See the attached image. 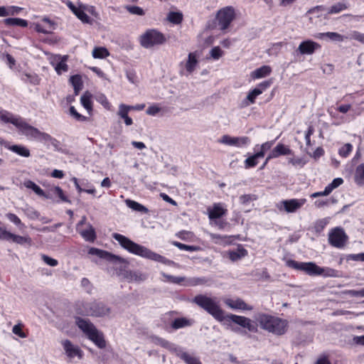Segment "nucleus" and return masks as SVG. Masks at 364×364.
<instances>
[{"label": "nucleus", "instance_id": "obj_17", "mask_svg": "<svg viewBox=\"0 0 364 364\" xmlns=\"http://www.w3.org/2000/svg\"><path fill=\"white\" fill-rule=\"evenodd\" d=\"M306 202V199H290L282 201L284 208L287 213H294L299 209Z\"/></svg>", "mask_w": 364, "mask_h": 364}, {"label": "nucleus", "instance_id": "obj_19", "mask_svg": "<svg viewBox=\"0 0 364 364\" xmlns=\"http://www.w3.org/2000/svg\"><path fill=\"white\" fill-rule=\"evenodd\" d=\"M292 151L283 144H277L267 156V159L277 158L282 155L291 154Z\"/></svg>", "mask_w": 364, "mask_h": 364}, {"label": "nucleus", "instance_id": "obj_49", "mask_svg": "<svg viewBox=\"0 0 364 364\" xmlns=\"http://www.w3.org/2000/svg\"><path fill=\"white\" fill-rule=\"evenodd\" d=\"M125 9L132 14L137 16H144V11L139 6H126Z\"/></svg>", "mask_w": 364, "mask_h": 364}, {"label": "nucleus", "instance_id": "obj_4", "mask_svg": "<svg viewBox=\"0 0 364 364\" xmlns=\"http://www.w3.org/2000/svg\"><path fill=\"white\" fill-rule=\"evenodd\" d=\"M165 41L164 36L156 30H149L140 37V44L144 48H151L155 46L161 45Z\"/></svg>", "mask_w": 364, "mask_h": 364}, {"label": "nucleus", "instance_id": "obj_6", "mask_svg": "<svg viewBox=\"0 0 364 364\" xmlns=\"http://www.w3.org/2000/svg\"><path fill=\"white\" fill-rule=\"evenodd\" d=\"M235 18V10L232 6H226L219 10L216 15L220 29L224 31L230 25Z\"/></svg>", "mask_w": 364, "mask_h": 364}, {"label": "nucleus", "instance_id": "obj_38", "mask_svg": "<svg viewBox=\"0 0 364 364\" xmlns=\"http://www.w3.org/2000/svg\"><path fill=\"white\" fill-rule=\"evenodd\" d=\"M319 275H322L324 277H338L339 272L336 269L330 267H321L319 269Z\"/></svg>", "mask_w": 364, "mask_h": 364}, {"label": "nucleus", "instance_id": "obj_43", "mask_svg": "<svg viewBox=\"0 0 364 364\" xmlns=\"http://www.w3.org/2000/svg\"><path fill=\"white\" fill-rule=\"evenodd\" d=\"M90 97L91 95L90 94L85 93L82 96H81L80 98L82 105L87 110L89 113H90L92 109Z\"/></svg>", "mask_w": 364, "mask_h": 364}, {"label": "nucleus", "instance_id": "obj_12", "mask_svg": "<svg viewBox=\"0 0 364 364\" xmlns=\"http://www.w3.org/2000/svg\"><path fill=\"white\" fill-rule=\"evenodd\" d=\"M88 252L90 255H97L100 258L106 259L107 260L114 262V263H116V262L127 263V261L122 257H120L117 255L109 253L107 251L99 250L95 247H91L89 250Z\"/></svg>", "mask_w": 364, "mask_h": 364}, {"label": "nucleus", "instance_id": "obj_39", "mask_svg": "<svg viewBox=\"0 0 364 364\" xmlns=\"http://www.w3.org/2000/svg\"><path fill=\"white\" fill-rule=\"evenodd\" d=\"M197 63H198V60L196 59V55L193 53H189L188 58V61L186 64V70L189 73H191L194 70Z\"/></svg>", "mask_w": 364, "mask_h": 364}, {"label": "nucleus", "instance_id": "obj_41", "mask_svg": "<svg viewBox=\"0 0 364 364\" xmlns=\"http://www.w3.org/2000/svg\"><path fill=\"white\" fill-rule=\"evenodd\" d=\"M109 55V51L104 47H96L92 50V56L94 58L102 59Z\"/></svg>", "mask_w": 364, "mask_h": 364}, {"label": "nucleus", "instance_id": "obj_18", "mask_svg": "<svg viewBox=\"0 0 364 364\" xmlns=\"http://www.w3.org/2000/svg\"><path fill=\"white\" fill-rule=\"evenodd\" d=\"M225 304L232 309H240V310H252V306L247 304L242 299H227L225 301Z\"/></svg>", "mask_w": 364, "mask_h": 364}, {"label": "nucleus", "instance_id": "obj_10", "mask_svg": "<svg viewBox=\"0 0 364 364\" xmlns=\"http://www.w3.org/2000/svg\"><path fill=\"white\" fill-rule=\"evenodd\" d=\"M221 144L237 147H242L250 143V139L247 136L233 137L229 135H223L218 141Z\"/></svg>", "mask_w": 364, "mask_h": 364}, {"label": "nucleus", "instance_id": "obj_46", "mask_svg": "<svg viewBox=\"0 0 364 364\" xmlns=\"http://www.w3.org/2000/svg\"><path fill=\"white\" fill-rule=\"evenodd\" d=\"M161 275L164 278H166L168 282H169L171 283H173V284H179L182 282H184L185 279H186L185 277H176V276L167 274H166L164 272H162Z\"/></svg>", "mask_w": 364, "mask_h": 364}, {"label": "nucleus", "instance_id": "obj_57", "mask_svg": "<svg viewBox=\"0 0 364 364\" xmlns=\"http://www.w3.org/2000/svg\"><path fill=\"white\" fill-rule=\"evenodd\" d=\"M41 258H42V260L46 264H48V265H49L50 267H55L58 264V262L57 259L51 258V257H48V255H43Z\"/></svg>", "mask_w": 364, "mask_h": 364}, {"label": "nucleus", "instance_id": "obj_47", "mask_svg": "<svg viewBox=\"0 0 364 364\" xmlns=\"http://www.w3.org/2000/svg\"><path fill=\"white\" fill-rule=\"evenodd\" d=\"M173 245L177 247L178 249H180L181 250H186V251H189V252H195V251H197L199 250V247L197 246L188 245L183 244L179 242H174Z\"/></svg>", "mask_w": 364, "mask_h": 364}, {"label": "nucleus", "instance_id": "obj_60", "mask_svg": "<svg viewBox=\"0 0 364 364\" xmlns=\"http://www.w3.org/2000/svg\"><path fill=\"white\" fill-rule=\"evenodd\" d=\"M350 39L356 40L360 43H364V33H361L358 31H354L350 34Z\"/></svg>", "mask_w": 364, "mask_h": 364}, {"label": "nucleus", "instance_id": "obj_27", "mask_svg": "<svg viewBox=\"0 0 364 364\" xmlns=\"http://www.w3.org/2000/svg\"><path fill=\"white\" fill-rule=\"evenodd\" d=\"M226 210L223 209L220 205L215 204L214 205L212 209H208V216L209 218L218 219L225 215Z\"/></svg>", "mask_w": 364, "mask_h": 364}, {"label": "nucleus", "instance_id": "obj_64", "mask_svg": "<svg viewBox=\"0 0 364 364\" xmlns=\"http://www.w3.org/2000/svg\"><path fill=\"white\" fill-rule=\"evenodd\" d=\"M12 233L0 227V240H11Z\"/></svg>", "mask_w": 364, "mask_h": 364}, {"label": "nucleus", "instance_id": "obj_62", "mask_svg": "<svg viewBox=\"0 0 364 364\" xmlns=\"http://www.w3.org/2000/svg\"><path fill=\"white\" fill-rule=\"evenodd\" d=\"M289 163L294 166L302 167L306 164V161L302 158H290L289 159Z\"/></svg>", "mask_w": 364, "mask_h": 364}, {"label": "nucleus", "instance_id": "obj_61", "mask_svg": "<svg viewBox=\"0 0 364 364\" xmlns=\"http://www.w3.org/2000/svg\"><path fill=\"white\" fill-rule=\"evenodd\" d=\"M11 240H12L15 243L23 245L28 241V238L20 235H16L12 233Z\"/></svg>", "mask_w": 364, "mask_h": 364}, {"label": "nucleus", "instance_id": "obj_48", "mask_svg": "<svg viewBox=\"0 0 364 364\" xmlns=\"http://www.w3.org/2000/svg\"><path fill=\"white\" fill-rule=\"evenodd\" d=\"M70 114L79 122H85L88 119V117L79 114L73 106H71L69 109Z\"/></svg>", "mask_w": 364, "mask_h": 364}, {"label": "nucleus", "instance_id": "obj_7", "mask_svg": "<svg viewBox=\"0 0 364 364\" xmlns=\"http://www.w3.org/2000/svg\"><path fill=\"white\" fill-rule=\"evenodd\" d=\"M225 317V319L231 321L232 322L248 329V331L251 332L255 333L257 331V324L247 317L232 314H227Z\"/></svg>", "mask_w": 364, "mask_h": 364}, {"label": "nucleus", "instance_id": "obj_9", "mask_svg": "<svg viewBox=\"0 0 364 364\" xmlns=\"http://www.w3.org/2000/svg\"><path fill=\"white\" fill-rule=\"evenodd\" d=\"M90 316L104 317L109 316L111 309L102 301H92L90 307Z\"/></svg>", "mask_w": 364, "mask_h": 364}, {"label": "nucleus", "instance_id": "obj_50", "mask_svg": "<svg viewBox=\"0 0 364 364\" xmlns=\"http://www.w3.org/2000/svg\"><path fill=\"white\" fill-rule=\"evenodd\" d=\"M352 145L349 143H347L339 149L338 154L341 156L346 158L352 151Z\"/></svg>", "mask_w": 364, "mask_h": 364}, {"label": "nucleus", "instance_id": "obj_25", "mask_svg": "<svg viewBox=\"0 0 364 364\" xmlns=\"http://www.w3.org/2000/svg\"><path fill=\"white\" fill-rule=\"evenodd\" d=\"M0 119L6 123H11L17 127L21 121V117H14V115L7 111H0Z\"/></svg>", "mask_w": 364, "mask_h": 364}, {"label": "nucleus", "instance_id": "obj_14", "mask_svg": "<svg viewBox=\"0 0 364 364\" xmlns=\"http://www.w3.org/2000/svg\"><path fill=\"white\" fill-rule=\"evenodd\" d=\"M321 46L313 41L306 40L302 41L296 51L299 52L301 55H312L316 50L319 49Z\"/></svg>", "mask_w": 364, "mask_h": 364}, {"label": "nucleus", "instance_id": "obj_51", "mask_svg": "<svg viewBox=\"0 0 364 364\" xmlns=\"http://www.w3.org/2000/svg\"><path fill=\"white\" fill-rule=\"evenodd\" d=\"M75 16L83 23H90V16L82 9H78L75 13Z\"/></svg>", "mask_w": 364, "mask_h": 364}, {"label": "nucleus", "instance_id": "obj_16", "mask_svg": "<svg viewBox=\"0 0 364 364\" xmlns=\"http://www.w3.org/2000/svg\"><path fill=\"white\" fill-rule=\"evenodd\" d=\"M75 319L77 326L87 336V337L97 329L87 318L77 316Z\"/></svg>", "mask_w": 364, "mask_h": 364}, {"label": "nucleus", "instance_id": "obj_1", "mask_svg": "<svg viewBox=\"0 0 364 364\" xmlns=\"http://www.w3.org/2000/svg\"><path fill=\"white\" fill-rule=\"evenodd\" d=\"M112 237L117 240L123 248L127 250L130 253L167 265L173 264V261L151 251L144 246L140 245L133 242L128 237L121 234L113 233Z\"/></svg>", "mask_w": 364, "mask_h": 364}, {"label": "nucleus", "instance_id": "obj_11", "mask_svg": "<svg viewBox=\"0 0 364 364\" xmlns=\"http://www.w3.org/2000/svg\"><path fill=\"white\" fill-rule=\"evenodd\" d=\"M65 353L68 358L70 360L75 357H77L78 359H82L83 353L79 346L74 345L69 340H64L61 342Z\"/></svg>", "mask_w": 364, "mask_h": 364}, {"label": "nucleus", "instance_id": "obj_28", "mask_svg": "<svg viewBox=\"0 0 364 364\" xmlns=\"http://www.w3.org/2000/svg\"><path fill=\"white\" fill-rule=\"evenodd\" d=\"M191 324L192 322L189 319H187L186 318L184 317H181L175 318L171 322V326L173 329L177 330L186 326H191Z\"/></svg>", "mask_w": 364, "mask_h": 364}, {"label": "nucleus", "instance_id": "obj_21", "mask_svg": "<svg viewBox=\"0 0 364 364\" xmlns=\"http://www.w3.org/2000/svg\"><path fill=\"white\" fill-rule=\"evenodd\" d=\"M90 305H91V301H79L75 304V311L77 314L84 316H90Z\"/></svg>", "mask_w": 364, "mask_h": 364}, {"label": "nucleus", "instance_id": "obj_20", "mask_svg": "<svg viewBox=\"0 0 364 364\" xmlns=\"http://www.w3.org/2000/svg\"><path fill=\"white\" fill-rule=\"evenodd\" d=\"M92 341L98 348H105L106 347V341L104 338L103 333L99 330L96 329L92 333L87 337Z\"/></svg>", "mask_w": 364, "mask_h": 364}, {"label": "nucleus", "instance_id": "obj_26", "mask_svg": "<svg viewBox=\"0 0 364 364\" xmlns=\"http://www.w3.org/2000/svg\"><path fill=\"white\" fill-rule=\"evenodd\" d=\"M349 4L346 1L337 2L328 8V14H336L348 9Z\"/></svg>", "mask_w": 364, "mask_h": 364}, {"label": "nucleus", "instance_id": "obj_30", "mask_svg": "<svg viewBox=\"0 0 364 364\" xmlns=\"http://www.w3.org/2000/svg\"><path fill=\"white\" fill-rule=\"evenodd\" d=\"M272 69L268 65H263L252 73V77L253 78H262L270 74Z\"/></svg>", "mask_w": 364, "mask_h": 364}, {"label": "nucleus", "instance_id": "obj_42", "mask_svg": "<svg viewBox=\"0 0 364 364\" xmlns=\"http://www.w3.org/2000/svg\"><path fill=\"white\" fill-rule=\"evenodd\" d=\"M167 19L174 24H179L183 20V14L181 12L171 11L168 13Z\"/></svg>", "mask_w": 364, "mask_h": 364}, {"label": "nucleus", "instance_id": "obj_44", "mask_svg": "<svg viewBox=\"0 0 364 364\" xmlns=\"http://www.w3.org/2000/svg\"><path fill=\"white\" fill-rule=\"evenodd\" d=\"M129 112L122 109L119 107V110L117 112V115L124 119V123L127 126H130L133 124V120L128 115Z\"/></svg>", "mask_w": 364, "mask_h": 364}, {"label": "nucleus", "instance_id": "obj_45", "mask_svg": "<svg viewBox=\"0 0 364 364\" xmlns=\"http://www.w3.org/2000/svg\"><path fill=\"white\" fill-rule=\"evenodd\" d=\"M148 278L146 273H143L140 271H133L132 272V282H143Z\"/></svg>", "mask_w": 364, "mask_h": 364}, {"label": "nucleus", "instance_id": "obj_52", "mask_svg": "<svg viewBox=\"0 0 364 364\" xmlns=\"http://www.w3.org/2000/svg\"><path fill=\"white\" fill-rule=\"evenodd\" d=\"M39 141L49 142L50 141H56V139L52 137L50 134L39 132L37 139Z\"/></svg>", "mask_w": 364, "mask_h": 364}, {"label": "nucleus", "instance_id": "obj_59", "mask_svg": "<svg viewBox=\"0 0 364 364\" xmlns=\"http://www.w3.org/2000/svg\"><path fill=\"white\" fill-rule=\"evenodd\" d=\"M161 111V107L156 105L149 106L146 110V113L150 116H155Z\"/></svg>", "mask_w": 364, "mask_h": 364}, {"label": "nucleus", "instance_id": "obj_55", "mask_svg": "<svg viewBox=\"0 0 364 364\" xmlns=\"http://www.w3.org/2000/svg\"><path fill=\"white\" fill-rule=\"evenodd\" d=\"M259 95H261V91L259 89L254 88L248 93L247 100L251 103H254L256 97Z\"/></svg>", "mask_w": 364, "mask_h": 364}, {"label": "nucleus", "instance_id": "obj_34", "mask_svg": "<svg viewBox=\"0 0 364 364\" xmlns=\"http://www.w3.org/2000/svg\"><path fill=\"white\" fill-rule=\"evenodd\" d=\"M24 186L29 189L33 190L38 196H43L46 198H49L50 197L45 194L43 190L36 185L34 182L32 181H26L24 182Z\"/></svg>", "mask_w": 364, "mask_h": 364}, {"label": "nucleus", "instance_id": "obj_31", "mask_svg": "<svg viewBox=\"0 0 364 364\" xmlns=\"http://www.w3.org/2000/svg\"><path fill=\"white\" fill-rule=\"evenodd\" d=\"M88 228L80 231L81 236L86 240L93 242L96 238V233L94 228L91 224L87 225Z\"/></svg>", "mask_w": 364, "mask_h": 364}, {"label": "nucleus", "instance_id": "obj_54", "mask_svg": "<svg viewBox=\"0 0 364 364\" xmlns=\"http://www.w3.org/2000/svg\"><path fill=\"white\" fill-rule=\"evenodd\" d=\"M132 272L133 271L122 269L119 270V275L128 282H132Z\"/></svg>", "mask_w": 364, "mask_h": 364}, {"label": "nucleus", "instance_id": "obj_13", "mask_svg": "<svg viewBox=\"0 0 364 364\" xmlns=\"http://www.w3.org/2000/svg\"><path fill=\"white\" fill-rule=\"evenodd\" d=\"M19 131L28 139H37L40 130L30 125L22 119L17 124Z\"/></svg>", "mask_w": 364, "mask_h": 364}, {"label": "nucleus", "instance_id": "obj_37", "mask_svg": "<svg viewBox=\"0 0 364 364\" xmlns=\"http://www.w3.org/2000/svg\"><path fill=\"white\" fill-rule=\"evenodd\" d=\"M70 82L73 87L75 95H77L80 90H81L82 88V82L80 75H75L71 76L70 78Z\"/></svg>", "mask_w": 364, "mask_h": 364}, {"label": "nucleus", "instance_id": "obj_40", "mask_svg": "<svg viewBox=\"0 0 364 364\" xmlns=\"http://www.w3.org/2000/svg\"><path fill=\"white\" fill-rule=\"evenodd\" d=\"M247 254V252L245 249L241 248L238 249L237 251H230L229 252V258L232 262L237 261L242 257H244Z\"/></svg>", "mask_w": 364, "mask_h": 364}, {"label": "nucleus", "instance_id": "obj_36", "mask_svg": "<svg viewBox=\"0 0 364 364\" xmlns=\"http://www.w3.org/2000/svg\"><path fill=\"white\" fill-rule=\"evenodd\" d=\"M9 149L13 152L23 157H29L31 156L29 149L22 145H12Z\"/></svg>", "mask_w": 364, "mask_h": 364}, {"label": "nucleus", "instance_id": "obj_24", "mask_svg": "<svg viewBox=\"0 0 364 364\" xmlns=\"http://www.w3.org/2000/svg\"><path fill=\"white\" fill-rule=\"evenodd\" d=\"M156 343L160 345L161 346L168 349V350L173 352L178 356L179 351L182 350L181 347L177 346L176 345L166 341V339L161 338H156Z\"/></svg>", "mask_w": 364, "mask_h": 364}, {"label": "nucleus", "instance_id": "obj_33", "mask_svg": "<svg viewBox=\"0 0 364 364\" xmlns=\"http://www.w3.org/2000/svg\"><path fill=\"white\" fill-rule=\"evenodd\" d=\"M263 158L262 152H257L252 156H249L245 161V166L246 168L255 167L257 164V159Z\"/></svg>", "mask_w": 364, "mask_h": 364}, {"label": "nucleus", "instance_id": "obj_63", "mask_svg": "<svg viewBox=\"0 0 364 364\" xmlns=\"http://www.w3.org/2000/svg\"><path fill=\"white\" fill-rule=\"evenodd\" d=\"M6 216L11 222L14 223L16 225L19 226L22 225L21 220L15 214L9 213L6 215Z\"/></svg>", "mask_w": 364, "mask_h": 364}, {"label": "nucleus", "instance_id": "obj_23", "mask_svg": "<svg viewBox=\"0 0 364 364\" xmlns=\"http://www.w3.org/2000/svg\"><path fill=\"white\" fill-rule=\"evenodd\" d=\"M318 38H323L324 37L328 38L329 40L333 42H342L345 39L348 38V37L341 35L336 32H326V33H319L316 36Z\"/></svg>", "mask_w": 364, "mask_h": 364}, {"label": "nucleus", "instance_id": "obj_32", "mask_svg": "<svg viewBox=\"0 0 364 364\" xmlns=\"http://www.w3.org/2000/svg\"><path fill=\"white\" fill-rule=\"evenodd\" d=\"M178 358L183 360L186 364H202L200 360L198 358L191 356L186 352L179 351Z\"/></svg>", "mask_w": 364, "mask_h": 364}, {"label": "nucleus", "instance_id": "obj_35", "mask_svg": "<svg viewBox=\"0 0 364 364\" xmlns=\"http://www.w3.org/2000/svg\"><path fill=\"white\" fill-rule=\"evenodd\" d=\"M4 23L9 26H21L26 27L28 26L27 21L18 18H8L4 20Z\"/></svg>", "mask_w": 364, "mask_h": 364}, {"label": "nucleus", "instance_id": "obj_8", "mask_svg": "<svg viewBox=\"0 0 364 364\" xmlns=\"http://www.w3.org/2000/svg\"><path fill=\"white\" fill-rule=\"evenodd\" d=\"M348 236L345 233L344 230L341 228H336L331 230L328 235L329 243L337 248H342L344 247Z\"/></svg>", "mask_w": 364, "mask_h": 364}, {"label": "nucleus", "instance_id": "obj_53", "mask_svg": "<svg viewBox=\"0 0 364 364\" xmlns=\"http://www.w3.org/2000/svg\"><path fill=\"white\" fill-rule=\"evenodd\" d=\"M12 332L20 338H25L27 337V335L22 331V326L21 323L14 325L12 328Z\"/></svg>", "mask_w": 364, "mask_h": 364}, {"label": "nucleus", "instance_id": "obj_5", "mask_svg": "<svg viewBox=\"0 0 364 364\" xmlns=\"http://www.w3.org/2000/svg\"><path fill=\"white\" fill-rule=\"evenodd\" d=\"M287 266L299 271L305 272L309 276H318L320 267L313 262H302L293 259L287 261Z\"/></svg>", "mask_w": 364, "mask_h": 364}, {"label": "nucleus", "instance_id": "obj_2", "mask_svg": "<svg viewBox=\"0 0 364 364\" xmlns=\"http://www.w3.org/2000/svg\"><path fill=\"white\" fill-rule=\"evenodd\" d=\"M255 319L261 328L275 335H283L287 331V322L280 318L259 313L255 316Z\"/></svg>", "mask_w": 364, "mask_h": 364}, {"label": "nucleus", "instance_id": "obj_29", "mask_svg": "<svg viewBox=\"0 0 364 364\" xmlns=\"http://www.w3.org/2000/svg\"><path fill=\"white\" fill-rule=\"evenodd\" d=\"M125 203L127 205V207H129V208H131L135 211L140 212L142 213H149V210L147 208H146L144 205H143L134 200H132L130 199H127L125 200Z\"/></svg>", "mask_w": 364, "mask_h": 364}, {"label": "nucleus", "instance_id": "obj_3", "mask_svg": "<svg viewBox=\"0 0 364 364\" xmlns=\"http://www.w3.org/2000/svg\"><path fill=\"white\" fill-rule=\"evenodd\" d=\"M193 302L203 309L213 318L219 321L225 320L224 311L220 307L218 302L205 295L199 294L194 297Z\"/></svg>", "mask_w": 364, "mask_h": 364}, {"label": "nucleus", "instance_id": "obj_15", "mask_svg": "<svg viewBox=\"0 0 364 364\" xmlns=\"http://www.w3.org/2000/svg\"><path fill=\"white\" fill-rule=\"evenodd\" d=\"M68 55H55L50 61V63L54 66L56 73L61 75L63 72H67L68 66L66 64L68 60Z\"/></svg>", "mask_w": 364, "mask_h": 364}, {"label": "nucleus", "instance_id": "obj_56", "mask_svg": "<svg viewBox=\"0 0 364 364\" xmlns=\"http://www.w3.org/2000/svg\"><path fill=\"white\" fill-rule=\"evenodd\" d=\"M210 54L213 59L218 60L222 56L223 50L219 46H215L210 50Z\"/></svg>", "mask_w": 364, "mask_h": 364}, {"label": "nucleus", "instance_id": "obj_58", "mask_svg": "<svg viewBox=\"0 0 364 364\" xmlns=\"http://www.w3.org/2000/svg\"><path fill=\"white\" fill-rule=\"evenodd\" d=\"M53 192L61 199V200L67 203H70L68 198L64 195L62 188H60L59 186H55L53 189Z\"/></svg>", "mask_w": 364, "mask_h": 364}, {"label": "nucleus", "instance_id": "obj_22", "mask_svg": "<svg viewBox=\"0 0 364 364\" xmlns=\"http://www.w3.org/2000/svg\"><path fill=\"white\" fill-rule=\"evenodd\" d=\"M353 179L357 186L364 187V163L356 166Z\"/></svg>", "mask_w": 364, "mask_h": 364}]
</instances>
